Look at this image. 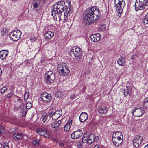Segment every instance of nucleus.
Here are the masks:
<instances>
[{
  "label": "nucleus",
  "mask_w": 148,
  "mask_h": 148,
  "mask_svg": "<svg viewBox=\"0 0 148 148\" xmlns=\"http://www.w3.org/2000/svg\"><path fill=\"white\" fill-rule=\"evenodd\" d=\"M44 36L47 40L50 39L54 35L53 32L50 31H45L44 32Z\"/></svg>",
  "instance_id": "19"
},
{
  "label": "nucleus",
  "mask_w": 148,
  "mask_h": 148,
  "mask_svg": "<svg viewBox=\"0 0 148 148\" xmlns=\"http://www.w3.org/2000/svg\"><path fill=\"white\" fill-rule=\"evenodd\" d=\"M29 94L27 92H25L24 96V100H27L29 97Z\"/></svg>",
  "instance_id": "39"
},
{
  "label": "nucleus",
  "mask_w": 148,
  "mask_h": 148,
  "mask_svg": "<svg viewBox=\"0 0 148 148\" xmlns=\"http://www.w3.org/2000/svg\"><path fill=\"white\" fill-rule=\"evenodd\" d=\"M47 115L43 114H42V117L41 119H42V121L45 122L47 121Z\"/></svg>",
  "instance_id": "36"
},
{
  "label": "nucleus",
  "mask_w": 148,
  "mask_h": 148,
  "mask_svg": "<svg viewBox=\"0 0 148 148\" xmlns=\"http://www.w3.org/2000/svg\"><path fill=\"white\" fill-rule=\"evenodd\" d=\"M21 34L19 30H17L11 32L9 36L13 41H16L20 38Z\"/></svg>",
  "instance_id": "10"
},
{
  "label": "nucleus",
  "mask_w": 148,
  "mask_h": 148,
  "mask_svg": "<svg viewBox=\"0 0 148 148\" xmlns=\"http://www.w3.org/2000/svg\"><path fill=\"white\" fill-rule=\"evenodd\" d=\"M58 145L60 146L61 147H63L64 145V143H59Z\"/></svg>",
  "instance_id": "46"
},
{
  "label": "nucleus",
  "mask_w": 148,
  "mask_h": 148,
  "mask_svg": "<svg viewBox=\"0 0 148 148\" xmlns=\"http://www.w3.org/2000/svg\"><path fill=\"white\" fill-rule=\"evenodd\" d=\"M77 146L79 148H81L82 146V144L81 142H78L77 143Z\"/></svg>",
  "instance_id": "44"
},
{
  "label": "nucleus",
  "mask_w": 148,
  "mask_h": 148,
  "mask_svg": "<svg viewBox=\"0 0 148 148\" xmlns=\"http://www.w3.org/2000/svg\"><path fill=\"white\" fill-rule=\"evenodd\" d=\"M88 117V115L86 113L82 112L79 116L80 121L82 122H84L87 119Z\"/></svg>",
  "instance_id": "23"
},
{
  "label": "nucleus",
  "mask_w": 148,
  "mask_h": 148,
  "mask_svg": "<svg viewBox=\"0 0 148 148\" xmlns=\"http://www.w3.org/2000/svg\"><path fill=\"white\" fill-rule=\"evenodd\" d=\"M8 29L5 28H4L1 30V34L2 35L4 36L6 34V33L8 32Z\"/></svg>",
  "instance_id": "33"
},
{
  "label": "nucleus",
  "mask_w": 148,
  "mask_h": 148,
  "mask_svg": "<svg viewBox=\"0 0 148 148\" xmlns=\"http://www.w3.org/2000/svg\"><path fill=\"white\" fill-rule=\"evenodd\" d=\"M65 10L61 1H58L57 3H55L53 6V10L51 12V15L53 16L54 20H56V16L55 14L56 12L57 11H58V13H57V14L58 15L59 19H60L61 18L62 12H64Z\"/></svg>",
  "instance_id": "2"
},
{
  "label": "nucleus",
  "mask_w": 148,
  "mask_h": 148,
  "mask_svg": "<svg viewBox=\"0 0 148 148\" xmlns=\"http://www.w3.org/2000/svg\"><path fill=\"white\" fill-rule=\"evenodd\" d=\"M4 148H9L8 144H6L5 145L3 146Z\"/></svg>",
  "instance_id": "47"
},
{
  "label": "nucleus",
  "mask_w": 148,
  "mask_h": 148,
  "mask_svg": "<svg viewBox=\"0 0 148 148\" xmlns=\"http://www.w3.org/2000/svg\"><path fill=\"white\" fill-rule=\"evenodd\" d=\"M94 148H100L99 147V146L98 145H96L95 147Z\"/></svg>",
  "instance_id": "49"
},
{
  "label": "nucleus",
  "mask_w": 148,
  "mask_h": 148,
  "mask_svg": "<svg viewBox=\"0 0 148 148\" xmlns=\"http://www.w3.org/2000/svg\"><path fill=\"white\" fill-rule=\"evenodd\" d=\"M70 53H73L76 60L78 59L82 56L80 48L78 47L74 46L69 51Z\"/></svg>",
  "instance_id": "5"
},
{
  "label": "nucleus",
  "mask_w": 148,
  "mask_h": 148,
  "mask_svg": "<svg viewBox=\"0 0 148 148\" xmlns=\"http://www.w3.org/2000/svg\"><path fill=\"white\" fill-rule=\"evenodd\" d=\"M18 98L17 99V101L18 103H20L18 109L20 110L21 112L23 114L25 112V109L26 108L29 109L31 107L32 104L30 103H27L25 108V104L22 102V100L20 98V97H18Z\"/></svg>",
  "instance_id": "8"
},
{
  "label": "nucleus",
  "mask_w": 148,
  "mask_h": 148,
  "mask_svg": "<svg viewBox=\"0 0 148 148\" xmlns=\"http://www.w3.org/2000/svg\"><path fill=\"white\" fill-rule=\"evenodd\" d=\"M129 89H130V87L128 86H127L126 87V88L124 89V94L125 96H126L128 94H129Z\"/></svg>",
  "instance_id": "30"
},
{
  "label": "nucleus",
  "mask_w": 148,
  "mask_h": 148,
  "mask_svg": "<svg viewBox=\"0 0 148 148\" xmlns=\"http://www.w3.org/2000/svg\"><path fill=\"white\" fill-rule=\"evenodd\" d=\"M57 13H58V11H56V14L55 15H56V20H55V21H57V18L58 17L59 18L58 15L57 14Z\"/></svg>",
  "instance_id": "48"
},
{
  "label": "nucleus",
  "mask_w": 148,
  "mask_h": 148,
  "mask_svg": "<svg viewBox=\"0 0 148 148\" xmlns=\"http://www.w3.org/2000/svg\"><path fill=\"white\" fill-rule=\"evenodd\" d=\"M143 23L144 24H148V13L145 15L143 20Z\"/></svg>",
  "instance_id": "35"
},
{
  "label": "nucleus",
  "mask_w": 148,
  "mask_h": 148,
  "mask_svg": "<svg viewBox=\"0 0 148 148\" xmlns=\"http://www.w3.org/2000/svg\"><path fill=\"white\" fill-rule=\"evenodd\" d=\"M61 1L65 9L66 10V11L68 10V12L71 13L73 11V9L70 5L71 0H62Z\"/></svg>",
  "instance_id": "12"
},
{
  "label": "nucleus",
  "mask_w": 148,
  "mask_h": 148,
  "mask_svg": "<svg viewBox=\"0 0 148 148\" xmlns=\"http://www.w3.org/2000/svg\"><path fill=\"white\" fill-rule=\"evenodd\" d=\"M23 136L22 133H14L13 135V140L14 141H17L21 139Z\"/></svg>",
  "instance_id": "27"
},
{
  "label": "nucleus",
  "mask_w": 148,
  "mask_h": 148,
  "mask_svg": "<svg viewBox=\"0 0 148 148\" xmlns=\"http://www.w3.org/2000/svg\"><path fill=\"white\" fill-rule=\"evenodd\" d=\"M122 139L112 138V140L114 145L116 146H118L120 145L123 142Z\"/></svg>",
  "instance_id": "24"
},
{
  "label": "nucleus",
  "mask_w": 148,
  "mask_h": 148,
  "mask_svg": "<svg viewBox=\"0 0 148 148\" xmlns=\"http://www.w3.org/2000/svg\"><path fill=\"white\" fill-rule=\"evenodd\" d=\"M53 120V119H52V115L50 112L49 114L47 115V122L50 123Z\"/></svg>",
  "instance_id": "32"
},
{
  "label": "nucleus",
  "mask_w": 148,
  "mask_h": 148,
  "mask_svg": "<svg viewBox=\"0 0 148 148\" xmlns=\"http://www.w3.org/2000/svg\"><path fill=\"white\" fill-rule=\"evenodd\" d=\"M144 148H148V144L146 145Z\"/></svg>",
  "instance_id": "52"
},
{
  "label": "nucleus",
  "mask_w": 148,
  "mask_h": 148,
  "mask_svg": "<svg viewBox=\"0 0 148 148\" xmlns=\"http://www.w3.org/2000/svg\"><path fill=\"white\" fill-rule=\"evenodd\" d=\"M45 0H34L32 4L33 9L38 11L42 7Z\"/></svg>",
  "instance_id": "6"
},
{
  "label": "nucleus",
  "mask_w": 148,
  "mask_h": 148,
  "mask_svg": "<svg viewBox=\"0 0 148 148\" xmlns=\"http://www.w3.org/2000/svg\"><path fill=\"white\" fill-rule=\"evenodd\" d=\"M148 5V0H136L135 4V9L136 11L142 10Z\"/></svg>",
  "instance_id": "4"
},
{
  "label": "nucleus",
  "mask_w": 148,
  "mask_h": 148,
  "mask_svg": "<svg viewBox=\"0 0 148 148\" xmlns=\"http://www.w3.org/2000/svg\"><path fill=\"white\" fill-rule=\"evenodd\" d=\"M50 112L52 115V119L53 120H56L60 117L62 115V112L61 110H57L55 112L53 111H51Z\"/></svg>",
  "instance_id": "14"
},
{
  "label": "nucleus",
  "mask_w": 148,
  "mask_h": 148,
  "mask_svg": "<svg viewBox=\"0 0 148 148\" xmlns=\"http://www.w3.org/2000/svg\"><path fill=\"white\" fill-rule=\"evenodd\" d=\"M13 94L12 93H10L6 95V97L8 98H10L12 97Z\"/></svg>",
  "instance_id": "43"
},
{
  "label": "nucleus",
  "mask_w": 148,
  "mask_h": 148,
  "mask_svg": "<svg viewBox=\"0 0 148 148\" xmlns=\"http://www.w3.org/2000/svg\"><path fill=\"white\" fill-rule=\"evenodd\" d=\"M2 73V71L1 70V68L0 67V76L1 75Z\"/></svg>",
  "instance_id": "50"
},
{
  "label": "nucleus",
  "mask_w": 148,
  "mask_h": 148,
  "mask_svg": "<svg viewBox=\"0 0 148 148\" xmlns=\"http://www.w3.org/2000/svg\"><path fill=\"white\" fill-rule=\"evenodd\" d=\"M36 132L39 135L43 136L44 137L47 138L50 136V134L49 132L45 129H38L36 131Z\"/></svg>",
  "instance_id": "15"
},
{
  "label": "nucleus",
  "mask_w": 148,
  "mask_h": 148,
  "mask_svg": "<svg viewBox=\"0 0 148 148\" xmlns=\"http://www.w3.org/2000/svg\"><path fill=\"white\" fill-rule=\"evenodd\" d=\"M101 35L99 33H96L91 35L90 39L92 41L96 42L99 41L101 38Z\"/></svg>",
  "instance_id": "20"
},
{
  "label": "nucleus",
  "mask_w": 148,
  "mask_h": 148,
  "mask_svg": "<svg viewBox=\"0 0 148 148\" xmlns=\"http://www.w3.org/2000/svg\"><path fill=\"white\" fill-rule=\"evenodd\" d=\"M118 64L121 66L124 65L125 64V58L122 57H121L117 60Z\"/></svg>",
  "instance_id": "29"
},
{
  "label": "nucleus",
  "mask_w": 148,
  "mask_h": 148,
  "mask_svg": "<svg viewBox=\"0 0 148 148\" xmlns=\"http://www.w3.org/2000/svg\"><path fill=\"white\" fill-rule=\"evenodd\" d=\"M58 72L61 75L66 76L70 72L69 68L65 63H59L58 65Z\"/></svg>",
  "instance_id": "3"
},
{
  "label": "nucleus",
  "mask_w": 148,
  "mask_h": 148,
  "mask_svg": "<svg viewBox=\"0 0 148 148\" xmlns=\"http://www.w3.org/2000/svg\"><path fill=\"white\" fill-rule=\"evenodd\" d=\"M88 137L86 134H84L82 137V142L84 143H87Z\"/></svg>",
  "instance_id": "31"
},
{
  "label": "nucleus",
  "mask_w": 148,
  "mask_h": 148,
  "mask_svg": "<svg viewBox=\"0 0 148 148\" xmlns=\"http://www.w3.org/2000/svg\"><path fill=\"white\" fill-rule=\"evenodd\" d=\"M112 138L121 139L123 138V136L121 132L120 131H116L114 132L113 133Z\"/></svg>",
  "instance_id": "25"
},
{
  "label": "nucleus",
  "mask_w": 148,
  "mask_h": 148,
  "mask_svg": "<svg viewBox=\"0 0 148 148\" xmlns=\"http://www.w3.org/2000/svg\"><path fill=\"white\" fill-rule=\"evenodd\" d=\"M2 147V144L0 142V148H1Z\"/></svg>",
  "instance_id": "53"
},
{
  "label": "nucleus",
  "mask_w": 148,
  "mask_h": 148,
  "mask_svg": "<svg viewBox=\"0 0 148 148\" xmlns=\"http://www.w3.org/2000/svg\"><path fill=\"white\" fill-rule=\"evenodd\" d=\"M135 110L132 111V114L135 116H141L144 114L145 111L143 108H135Z\"/></svg>",
  "instance_id": "11"
},
{
  "label": "nucleus",
  "mask_w": 148,
  "mask_h": 148,
  "mask_svg": "<svg viewBox=\"0 0 148 148\" xmlns=\"http://www.w3.org/2000/svg\"><path fill=\"white\" fill-rule=\"evenodd\" d=\"M51 96L50 94L45 92L41 96V99L44 101L46 102H49L51 99Z\"/></svg>",
  "instance_id": "16"
},
{
  "label": "nucleus",
  "mask_w": 148,
  "mask_h": 148,
  "mask_svg": "<svg viewBox=\"0 0 148 148\" xmlns=\"http://www.w3.org/2000/svg\"><path fill=\"white\" fill-rule=\"evenodd\" d=\"M143 141V138L139 135H137L136 136L134 139L133 144L135 147H138Z\"/></svg>",
  "instance_id": "13"
},
{
  "label": "nucleus",
  "mask_w": 148,
  "mask_h": 148,
  "mask_svg": "<svg viewBox=\"0 0 148 148\" xmlns=\"http://www.w3.org/2000/svg\"><path fill=\"white\" fill-rule=\"evenodd\" d=\"M114 3L116 10L118 13L122 12L123 9L125 5V2L123 0H114Z\"/></svg>",
  "instance_id": "7"
},
{
  "label": "nucleus",
  "mask_w": 148,
  "mask_h": 148,
  "mask_svg": "<svg viewBox=\"0 0 148 148\" xmlns=\"http://www.w3.org/2000/svg\"><path fill=\"white\" fill-rule=\"evenodd\" d=\"M8 50H2L0 51V58L2 60L5 59L8 53Z\"/></svg>",
  "instance_id": "22"
},
{
  "label": "nucleus",
  "mask_w": 148,
  "mask_h": 148,
  "mask_svg": "<svg viewBox=\"0 0 148 148\" xmlns=\"http://www.w3.org/2000/svg\"><path fill=\"white\" fill-rule=\"evenodd\" d=\"M76 95L74 94H72L70 96V98L71 100L73 99L75 97Z\"/></svg>",
  "instance_id": "42"
},
{
  "label": "nucleus",
  "mask_w": 148,
  "mask_h": 148,
  "mask_svg": "<svg viewBox=\"0 0 148 148\" xmlns=\"http://www.w3.org/2000/svg\"><path fill=\"white\" fill-rule=\"evenodd\" d=\"M97 111L100 114H105L108 112V108L104 106L99 107L97 109Z\"/></svg>",
  "instance_id": "21"
},
{
  "label": "nucleus",
  "mask_w": 148,
  "mask_h": 148,
  "mask_svg": "<svg viewBox=\"0 0 148 148\" xmlns=\"http://www.w3.org/2000/svg\"><path fill=\"white\" fill-rule=\"evenodd\" d=\"M82 132L80 130L74 132L71 135V137L73 139H77L80 138L82 135Z\"/></svg>",
  "instance_id": "18"
},
{
  "label": "nucleus",
  "mask_w": 148,
  "mask_h": 148,
  "mask_svg": "<svg viewBox=\"0 0 148 148\" xmlns=\"http://www.w3.org/2000/svg\"><path fill=\"white\" fill-rule=\"evenodd\" d=\"M7 88L5 86L3 87L0 90L1 93H3L7 90Z\"/></svg>",
  "instance_id": "40"
},
{
  "label": "nucleus",
  "mask_w": 148,
  "mask_h": 148,
  "mask_svg": "<svg viewBox=\"0 0 148 148\" xmlns=\"http://www.w3.org/2000/svg\"><path fill=\"white\" fill-rule=\"evenodd\" d=\"M4 129V128L3 126H0V134H1V133L3 132Z\"/></svg>",
  "instance_id": "45"
},
{
  "label": "nucleus",
  "mask_w": 148,
  "mask_h": 148,
  "mask_svg": "<svg viewBox=\"0 0 148 148\" xmlns=\"http://www.w3.org/2000/svg\"><path fill=\"white\" fill-rule=\"evenodd\" d=\"M61 120H59L58 122H53L51 125V127L53 128H56V129L54 131L56 132L57 130L59 129L58 126L60 125L61 123Z\"/></svg>",
  "instance_id": "26"
},
{
  "label": "nucleus",
  "mask_w": 148,
  "mask_h": 148,
  "mask_svg": "<svg viewBox=\"0 0 148 148\" xmlns=\"http://www.w3.org/2000/svg\"><path fill=\"white\" fill-rule=\"evenodd\" d=\"M131 59L133 60L135 58V57H134V56H132L131 57Z\"/></svg>",
  "instance_id": "51"
},
{
  "label": "nucleus",
  "mask_w": 148,
  "mask_h": 148,
  "mask_svg": "<svg viewBox=\"0 0 148 148\" xmlns=\"http://www.w3.org/2000/svg\"><path fill=\"white\" fill-rule=\"evenodd\" d=\"M72 122V120H69L68 121L64 126V130L65 131L67 132L69 130L71 127Z\"/></svg>",
  "instance_id": "28"
},
{
  "label": "nucleus",
  "mask_w": 148,
  "mask_h": 148,
  "mask_svg": "<svg viewBox=\"0 0 148 148\" xmlns=\"http://www.w3.org/2000/svg\"><path fill=\"white\" fill-rule=\"evenodd\" d=\"M100 14L99 10L94 7L86 10L84 12L83 18L84 24L88 26L94 21L99 19Z\"/></svg>",
  "instance_id": "1"
},
{
  "label": "nucleus",
  "mask_w": 148,
  "mask_h": 148,
  "mask_svg": "<svg viewBox=\"0 0 148 148\" xmlns=\"http://www.w3.org/2000/svg\"><path fill=\"white\" fill-rule=\"evenodd\" d=\"M70 13L69 12H68V10L66 11V12H65L64 15V18L65 20H66L67 19V15L68 14V13Z\"/></svg>",
  "instance_id": "41"
},
{
  "label": "nucleus",
  "mask_w": 148,
  "mask_h": 148,
  "mask_svg": "<svg viewBox=\"0 0 148 148\" xmlns=\"http://www.w3.org/2000/svg\"><path fill=\"white\" fill-rule=\"evenodd\" d=\"M55 96L57 98H60L62 96V94L61 92L58 91L56 93Z\"/></svg>",
  "instance_id": "38"
},
{
  "label": "nucleus",
  "mask_w": 148,
  "mask_h": 148,
  "mask_svg": "<svg viewBox=\"0 0 148 148\" xmlns=\"http://www.w3.org/2000/svg\"><path fill=\"white\" fill-rule=\"evenodd\" d=\"M143 105L145 107L148 108V98H145L144 100Z\"/></svg>",
  "instance_id": "37"
},
{
  "label": "nucleus",
  "mask_w": 148,
  "mask_h": 148,
  "mask_svg": "<svg viewBox=\"0 0 148 148\" xmlns=\"http://www.w3.org/2000/svg\"><path fill=\"white\" fill-rule=\"evenodd\" d=\"M99 139L98 136H95L94 134H92L88 137L87 143L90 144L94 141H97Z\"/></svg>",
  "instance_id": "17"
},
{
  "label": "nucleus",
  "mask_w": 148,
  "mask_h": 148,
  "mask_svg": "<svg viewBox=\"0 0 148 148\" xmlns=\"http://www.w3.org/2000/svg\"><path fill=\"white\" fill-rule=\"evenodd\" d=\"M12 0L14 1H17V0Z\"/></svg>",
  "instance_id": "54"
},
{
  "label": "nucleus",
  "mask_w": 148,
  "mask_h": 148,
  "mask_svg": "<svg viewBox=\"0 0 148 148\" xmlns=\"http://www.w3.org/2000/svg\"><path fill=\"white\" fill-rule=\"evenodd\" d=\"M45 78L46 83L49 84L52 82L55 79V74L52 71H49L46 74Z\"/></svg>",
  "instance_id": "9"
},
{
  "label": "nucleus",
  "mask_w": 148,
  "mask_h": 148,
  "mask_svg": "<svg viewBox=\"0 0 148 148\" xmlns=\"http://www.w3.org/2000/svg\"><path fill=\"white\" fill-rule=\"evenodd\" d=\"M33 144L36 146H38L40 143V140L38 139H36L33 141Z\"/></svg>",
  "instance_id": "34"
}]
</instances>
